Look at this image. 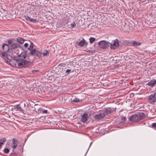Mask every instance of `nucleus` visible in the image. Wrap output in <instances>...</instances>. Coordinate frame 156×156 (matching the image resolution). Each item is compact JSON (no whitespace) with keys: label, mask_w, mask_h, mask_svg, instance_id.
I'll list each match as a JSON object with an SVG mask.
<instances>
[{"label":"nucleus","mask_w":156,"mask_h":156,"mask_svg":"<svg viewBox=\"0 0 156 156\" xmlns=\"http://www.w3.org/2000/svg\"><path fill=\"white\" fill-rule=\"evenodd\" d=\"M88 52H94L93 51H92L91 50H90L88 51Z\"/></svg>","instance_id":"f704fd0d"},{"label":"nucleus","mask_w":156,"mask_h":156,"mask_svg":"<svg viewBox=\"0 0 156 156\" xmlns=\"http://www.w3.org/2000/svg\"><path fill=\"white\" fill-rule=\"evenodd\" d=\"M33 43L30 42V45L29 48H27L28 50L30 51V54L32 55H35L37 50L35 49H33Z\"/></svg>","instance_id":"0eeeda50"},{"label":"nucleus","mask_w":156,"mask_h":156,"mask_svg":"<svg viewBox=\"0 0 156 156\" xmlns=\"http://www.w3.org/2000/svg\"><path fill=\"white\" fill-rule=\"evenodd\" d=\"M12 147L13 149H14L16 147L17 145V141L15 139H12Z\"/></svg>","instance_id":"2eb2a0df"},{"label":"nucleus","mask_w":156,"mask_h":156,"mask_svg":"<svg viewBox=\"0 0 156 156\" xmlns=\"http://www.w3.org/2000/svg\"><path fill=\"white\" fill-rule=\"evenodd\" d=\"M145 117L144 114L141 112H138L137 114L132 115L129 118V120L132 122L139 121L143 119Z\"/></svg>","instance_id":"7ed1b4c3"},{"label":"nucleus","mask_w":156,"mask_h":156,"mask_svg":"<svg viewBox=\"0 0 156 156\" xmlns=\"http://www.w3.org/2000/svg\"><path fill=\"white\" fill-rule=\"evenodd\" d=\"M121 119L123 121H125L126 120V117L122 116L121 118Z\"/></svg>","instance_id":"c85d7f7f"},{"label":"nucleus","mask_w":156,"mask_h":156,"mask_svg":"<svg viewBox=\"0 0 156 156\" xmlns=\"http://www.w3.org/2000/svg\"><path fill=\"white\" fill-rule=\"evenodd\" d=\"M95 38L93 37H90L89 39L90 42V44H92L95 41Z\"/></svg>","instance_id":"4be33fe9"},{"label":"nucleus","mask_w":156,"mask_h":156,"mask_svg":"<svg viewBox=\"0 0 156 156\" xmlns=\"http://www.w3.org/2000/svg\"><path fill=\"white\" fill-rule=\"evenodd\" d=\"M24 17L26 19L27 21H30V18L27 15L24 16Z\"/></svg>","instance_id":"393cba45"},{"label":"nucleus","mask_w":156,"mask_h":156,"mask_svg":"<svg viewBox=\"0 0 156 156\" xmlns=\"http://www.w3.org/2000/svg\"><path fill=\"white\" fill-rule=\"evenodd\" d=\"M62 64H60L59 65V66H62Z\"/></svg>","instance_id":"e433bc0d"},{"label":"nucleus","mask_w":156,"mask_h":156,"mask_svg":"<svg viewBox=\"0 0 156 156\" xmlns=\"http://www.w3.org/2000/svg\"><path fill=\"white\" fill-rule=\"evenodd\" d=\"M16 41L18 43L22 44L24 43L25 40L21 37H18L16 38Z\"/></svg>","instance_id":"ddd939ff"},{"label":"nucleus","mask_w":156,"mask_h":156,"mask_svg":"<svg viewBox=\"0 0 156 156\" xmlns=\"http://www.w3.org/2000/svg\"><path fill=\"white\" fill-rule=\"evenodd\" d=\"M26 56L25 53L22 52L19 55L14 56L13 58L16 62L17 65L20 67H22L29 63V61L24 60Z\"/></svg>","instance_id":"f257e3e1"},{"label":"nucleus","mask_w":156,"mask_h":156,"mask_svg":"<svg viewBox=\"0 0 156 156\" xmlns=\"http://www.w3.org/2000/svg\"><path fill=\"white\" fill-rule=\"evenodd\" d=\"M6 62L7 63H8V61H6Z\"/></svg>","instance_id":"c9c22d12"},{"label":"nucleus","mask_w":156,"mask_h":156,"mask_svg":"<svg viewBox=\"0 0 156 156\" xmlns=\"http://www.w3.org/2000/svg\"><path fill=\"white\" fill-rule=\"evenodd\" d=\"M119 45V41L117 39H115L112 41L110 44V48L112 50H114Z\"/></svg>","instance_id":"423d86ee"},{"label":"nucleus","mask_w":156,"mask_h":156,"mask_svg":"<svg viewBox=\"0 0 156 156\" xmlns=\"http://www.w3.org/2000/svg\"><path fill=\"white\" fill-rule=\"evenodd\" d=\"M152 128L156 127V123H154L152 125Z\"/></svg>","instance_id":"cd10ccee"},{"label":"nucleus","mask_w":156,"mask_h":156,"mask_svg":"<svg viewBox=\"0 0 156 156\" xmlns=\"http://www.w3.org/2000/svg\"><path fill=\"white\" fill-rule=\"evenodd\" d=\"M70 71H71V70H70L69 69H67V70L66 71V72L67 73H69V72H70Z\"/></svg>","instance_id":"473e14b6"},{"label":"nucleus","mask_w":156,"mask_h":156,"mask_svg":"<svg viewBox=\"0 0 156 156\" xmlns=\"http://www.w3.org/2000/svg\"><path fill=\"white\" fill-rule=\"evenodd\" d=\"M20 48V45L16 43H12L10 46V49L12 51L16 50H18V49Z\"/></svg>","instance_id":"6e6552de"},{"label":"nucleus","mask_w":156,"mask_h":156,"mask_svg":"<svg viewBox=\"0 0 156 156\" xmlns=\"http://www.w3.org/2000/svg\"><path fill=\"white\" fill-rule=\"evenodd\" d=\"M112 112V110L110 108L103 109L100 113L94 116V118L96 120H101Z\"/></svg>","instance_id":"f03ea898"},{"label":"nucleus","mask_w":156,"mask_h":156,"mask_svg":"<svg viewBox=\"0 0 156 156\" xmlns=\"http://www.w3.org/2000/svg\"><path fill=\"white\" fill-rule=\"evenodd\" d=\"M30 21L31 22L33 23H35L37 21L36 19H31V18H30Z\"/></svg>","instance_id":"a878e982"},{"label":"nucleus","mask_w":156,"mask_h":156,"mask_svg":"<svg viewBox=\"0 0 156 156\" xmlns=\"http://www.w3.org/2000/svg\"><path fill=\"white\" fill-rule=\"evenodd\" d=\"M38 71V70H32V72L33 73H36V72H37Z\"/></svg>","instance_id":"2f4dec72"},{"label":"nucleus","mask_w":156,"mask_h":156,"mask_svg":"<svg viewBox=\"0 0 156 156\" xmlns=\"http://www.w3.org/2000/svg\"><path fill=\"white\" fill-rule=\"evenodd\" d=\"M82 101V100H80L78 98H74L72 100H71V101L72 102H75V103H77L78 102H80V101Z\"/></svg>","instance_id":"6ab92c4d"},{"label":"nucleus","mask_w":156,"mask_h":156,"mask_svg":"<svg viewBox=\"0 0 156 156\" xmlns=\"http://www.w3.org/2000/svg\"><path fill=\"white\" fill-rule=\"evenodd\" d=\"M130 44L131 46H137L140 45L141 44V43L138 41H133L130 43Z\"/></svg>","instance_id":"9b49d317"},{"label":"nucleus","mask_w":156,"mask_h":156,"mask_svg":"<svg viewBox=\"0 0 156 156\" xmlns=\"http://www.w3.org/2000/svg\"><path fill=\"white\" fill-rule=\"evenodd\" d=\"M92 142H91V143H90V146H89V147H88V150H87V151L86 153H87V152H88V150H89V148H90V146H91V144H92Z\"/></svg>","instance_id":"72a5a7b5"},{"label":"nucleus","mask_w":156,"mask_h":156,"mask_svg":"<svg viewBox=\"0 0 156 156\" xmlns=\"http://www.w3.org/2000/svg\"><path fill=\"white\" fill-rule=\"evenodd\" d=\"M149 102L151 104H154L156 102V92L153 94L150 95L148 97Z\"/></svg>","instance_id":"20e7f679"},{"label":"nucleus","mask_w":156,"mask_h":156,"mask_svg":"<svg viewBox=\"0 0 156 156\" xmlns=\"http://www.w3.org/2000/svg\"><path fill=\"white\" fill-rule=\"evenodd\" d=\"M6 141L5 138H3V140H0V149L2 147V145L3 144L4 142Z\"/></svg>","instance_id":"5701e85b"},{"label":"nucleus","mask_w":156,"mask_h":156,"mask_svg":"<svg viewBox=\"0 0 156 156\" xmlns=\"http://www.w3.org/2000/svg\"><path fill=\"white\" fill-rule=\"evenodd\" d=\"M76 24L75 22H73L71 24V28H73L74 27H75Z\"/></svg>","instance_id":"bb28decb"},{"label":"nucleus","mask_w":156,"mask_h":156,"mask_svg":"<svg viewBox=\"0 0 156 156\" xmlns=\"http://www.w3.org/2000/svg\"><path fill=\"white\" fill-rule=\"evenodd\" d=\"M14 40V38H11L8 40L7 43L8 45H11Z\"/></svg>","instance_id":"412c9836"},{"label":"nucleus","mask_w":156,"mask_h":156,"mask_svg":"<svg viewBox=\"0 0 156 156\" xmlns=\"http://www.w3.org/2000/svg\"><path fill=\"white\" fill-rule=\"evenodd\" d=\"M28 45V44L27 43H25L24 45V46L25 48H27Z\"/></svg>","instance_id":"7c9ffc66"},{"label":"nucleus","mask_w":156,"mask_h":156,"mask_svg":"<svg viewBox=\"0 0 156 156\" xmlns=\"http://www.w3.org/2000/svg\"><path fill=\"white\" fill-rule=\"evenodd\" d=\"M98 44L99 47L102 49L107 48L109 46L108 42H107L105 41H101Z\"/></svg>","instance_id":"39448f33"},{"label":"nucleus","mask_w":156,"mask_h":156,"mask_svg":"<svg viewBox=\"0 0 156 156\" xmlns=\"http://www.w3.org/2000/svg\"><path fill=\"white\" fill-rule=\"evenodd\" d=\"M42 52L39 50H37L35 55L37 56L38 58H41L42 57Z\"/></svg>","instance_id":"dca6fc26"},{"label":"nucleus","mask_w":156,"mask_h":156,"mask_svg":"<svg viewBox=\"0 0 156 156\" xmlns=\"http://www.w3.org/2000/svg\"><path fill=\"white\" fill-rule=\"evenodd\" d=\"M42 54L43 56L44 57L48 56L49 54V52L47 50H46L44 51V52L42 53Z\"/></svg>","instance_id":"aec40b11"},{"label":"nucleus","mask_w":156,"mask_h":156,"mask_svg":"<svg viewBox=\"0 0 156 156\" xmlns=\"http://www.w3.org/2000/svg\"><path fill=\"white\" fill-rule=\"evenodd\" d=\"M78 44L80 46H82L84 45L87 46V43H86L85 40L83 38L82 41H80Z\"/></svg>","instance_id":"f8f14e48"},{"label":"nucleus","mask_w":156,"mask_h":156,"mask_svg":"<svg viewBox=\"0 0 156 156\" xmlns=\"http://www.w3.org/2000/svg\"><path fill=\"white\" fill-rule=\"evenodd\" d=\"M7 52V51H4V52L2 53V56L4 59L5 58H7L8 55Z\"/></svg>","instance_id":"a211bd4d"},{"label":"nucleus","mask_w":156,"mask_h":156,"mask_svg":"<svg viewBox=\"0 0 156 156\" xmlns=\"http://www.w3.org/2000/svg\"><path fill=\"white\" fill-rule=\"evenodd\" d=\"M14 107L16 109H17V110L23 112V110L22 108L20 106V105L19 104L16 105H14Z\"/></svg>","instance_id":"f3484780"},{"label":"nucleus","mask_w":156,"mask_h":156,"mask_svg":"<svg viewBox=\"0 0 156 156\" xmlns=\"http://www.w3.org/2000/svg\"><path fill=\"white\" fill-rule=\"evenodd\" d=\"M155 83H156V80H153L150 81L147 84L149 86L153 87Z\"/></svg>","instance_id":"4468645a"},{"label":"nucleus","mask_w":156,"mask_h":156,"mask_svg":"<svg viewBox=\"0 0 156 156\" xmlns=\"http://www.w3.org/2000/svg\"><path fill=\"white\" fill-rule=\"evenodd\" d=\"M25 103H24V106H25Z\"/></svg>","instance_id":"4c0bfd02"},{"label":"nucleus","mask_w":156,"mask_h":156,"mask_svg":"<svg viewBox=\"0 0 156 156\" xmlns=\"http://www.w3.org/2000/svg\"><path fill=\"white\" fill-rule=\"evenodd\" d=\"M88 115L87 113H84L81 115V121L83 122H86L87 120Z\"/></svg>","instance_id":"1a4fd4ad"},{"label":"nucleus","mask_w":156,"mask_h":156,"mask_svg":"<svg viewBox=\"0 0 156 156\" xmlns=\"http://www.w3.org/2000/svg\"><path fill=\"white\" fill-rule=\"evenodd\" d=\"M2 48L3 51H8L9 49V46L6 43H4L2 44Z\"/></svg>","instance_id":"9d476101"},{"label":"nucleus","mask_w":156,"mask_h":156,"mask_svg":"<svg viewBox=\"0 0 156 156\" xmlns=\"http://www.w3.org/2000/svg\"><path fill=\"white\" fill-rule=\"evenodd\" d=\"M42 113L44 114V113H48V111L47 110H43L42 111Z\"/></svg>","instance_id":"c756f323"},{"label":"nucleus","mask_w":156,"mask_h":156,"mask_svg":"<svg viewBox=\"0 0 156 156\" xmlns=\"http://www.w3.org/2000/svg\"><path fill=\"white\" fill-rule=\"evenodd\" d=\"M3 152L5 154H7L9 152V150L7 148H5L4 149Z\"/></svg>","instance_id":"b1692460"}]
</instances>
